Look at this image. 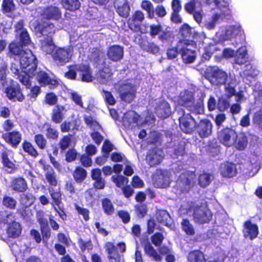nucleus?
Returning a JSON list of instances; mask_svg holds the SVG:
<instances>
[{
  "label": "nucleus",
  "instance_id": "nucleus-1",
  "mask_svg": "<svg viewBox=\"0 0 262 262\" xmlns=\"http://www.w3.org/2000/svg\"><path fill=\"white\" fill-rule=\"evenodd\" d=\"M201 5H206L211 9L216 8L220 11L210 17H207L202 12H198V24L208 30H212L221 21L229 20L232 16V10L229 5L230 0H199Z\"/></svg>",
  "mask_w": 262,
  "mask_h": 262
},
{
  "label": "nucleus",
  "instance_id": "nucleus-2",
  "mask_svg": "<svg viewBox=\"0 0 262 262\" xmlns=\"http://www.w3.org/2000/svg\"><path fill=\"white\" fill-rule=\"evenodd\" d=\"M205 77L212 84H225L226 92L230 96L235 95V80L231 75L228 78L225 72L217 67L209 68L206 70Z\"/></svg>",
  "mask_w": 262,
  "mask_h": 262
},
{
  "label": "nucleus",
  "instance_id": "nucleus-3",
  "mask_svg": "<svg viewBox=\"0 0 262 262\" xmlns=\"http://www.w3.org/2000/svg\"><path fill=\"white\" fill-rule=\"evenodd\" d=\"M195 47L188 42V40H180L175 48L170 49L167 51L168 58L172 59L176 58L178 52L181 54L183 61L186 63H191L195 59Z\"/></svg>",
  "mask_w": 262,
  "mask_h": 262
},
{
  "label": "nucleus",
  "instance_id": "nucleus-4",
  "mask_svg": "<svg viewBox=\"0 0 262 262\" xmlns=\"http://www.w3.org/2000/svg\"><path fill=\"white\" fill-rule=\"evenodd\" d=\"M20 68L23 73H27L32 77L35 75V71H37V59L33 54L30 50H26V53L19 57Z\"/></svg>",
  "mask_w": 262,
  "mask_h": 262
},
{
  "label": "nucleus",
  "instance_id": "nucleus-5",
  "mask_svg": "<svg viewBox=\"0 0 262 262\" xmlns=\"http://www.w3.org/2000/svg\"><path fill=\"white\" fill-rule=\"evenodd\" d=\"M243 33V30L239 25L222 26L216 32L215 39H217L219 42H223L226 40H231L241 35Z\"/></svg>",
  "mask_w": 262,
  "mask_h": 262
},
{
  "label": "nucleus",
  "instance_id": "nucleus-6",
  "mask_svg": "<svg viewBox=\"0 0 262 262\" xmlns=\"http://www.w3.org/2000/svg\"><path fill=\"white\" fill-rule=\"evenodd\" d=\"M118 92L122 101L130 103L136 97V87L130 82H123L119 84Z\"/></svg>",
  "mask_w": 262,
  "mask_h": 262
},
{
  "label": "nucleus",
  "instance_id": "nucleus-7",
  "mask_svg": "<svg viewBox=\"0 0 262 262\" xmlns=\"http://www.w3.org/2000/svg\"><path fill=\"white\" fill-rule=\"evenodd\" d=\"M73 54V49L71 47L58 48L53 54V58L59 66H63L71 59Z\"/></svg>",
  "mask_w": 262,
  "mask_h": 262
},
{
  "label": "nucleus",
  "instance_id": "nucleus-8",
  "mask_svg": "<svg viewBox=\"0 0 262 262\" xmlns=\"http://www.w3.org/2000/svg\"><path fill=\"white\" fill-rule=\"evenodd\" d=\"M217 138L223 145L227 147H231L235 144L237 133L230 128H226L219 132Z\"/></svg>",
  "mask_w": 262,
  "mask_h": 262
},
{
  "label": "nucleus",
  "instance_id": "nucleus-9",
  "mask_svg": "<svg viewBox=\"0 0 262 262\" xmlns=\"http://www.w3.org/2000/svg\"><path fill=\"white\" fill-rule=\"evenodd\" d=\"M152 182L157 188H166L169 186L170 173L166 170L157 169L153 174Z\"/></svg>",
  "mask_w": 262,
  "mask_h": 262
},
{
  "label": "nucleus",
  "instance_id": "nucleus-10",
  "mask_svg": "<svg viewBox=\"0 0 262 262\" xmlns=\"http://www.w3.org/2000/svg\"><path fill=\"white\" fill-rule=\"evenodd\" d=\"M36 80L41 86L48 85L50 89H54L58 85V82L54 79H51L48 74L43 71H35Z\"/></svg>",
  "mask_w": 262,
  "mask_h": 262
},
{
  "label": "nucleus",
  "instance_id": "nucleus-11",
  "mask_svg": "<svg viewBox=\"0 0 262 262\" xmlns=\"http://www.w3.org/2000/svg\"><path fill=\"white\" fill-rule=\"evenodd\" d=\"M164 157V152L159 148L149 150L146 157V161L151 167L160 164Z\"/></svg>",
  "mask_w": 262,
  "mask_h": 262
},
{
  "label": "nucleus",
  "instance_id": "nucleus-12",
  "mask_svg": "<svg viewBox=\"0 0 262 262\" xmlns=\"http://www.w3.org/2000/svg\"><path fill=\"white\" fill-rule=\"evenodd\" d=\"M19 65L17 63H12L10 67V70L11 72L17 76V79L26 88H29L31 85L30 81V76L27 73H23V70L20 71Z\"/></svg>",
  "mask_w": 262,
  "mask_h": 262
},
{
  "label": "nucleus",
  "instance_id": "nucleus-13",
  "mask_svg": "<svg viewBox=\"0 0 262 262\" xmlns=\"http://www.w3.org/2000/svg\"><path fill=\"white\" fill-rule=\"evenodd\" d=\"M243 233L245 238H248L250 240H253L258 234V226L256 224L252 223L251 221H247L244 223Z\"/></svg>",
  "mask_w": 262,
  "mask_h": 262
},
{
  "label": "nucleus",
  "instance_id": "nucleus-14",
  "mask_svg": "<svg viewBox=\"0 0 262 262\" xmlns=\"http://www.w3.org/2000/svg\"><path fill=\"white\" fill-rule=\"evenodd\" d=\"M123 48L119 45L111 46L107 52L108 58L114 62L120 61L123 57Z\"/></svg>",
  "mask_w": 262,
  "mask_h": 262
},
{
  "label": "nucleus",
  "instance_id": "nucleus-15",
  "mask_svg": "<svg viewBox=\"0 0 262 262\" xmlns=\"http://www.w3.org/2000/svg\"><path fill=\"white\" fill-rule=\"evenodd\" d=\"M207 202L202 203L198 207V223H208L211 219L212 213L208 208Z\"/></svg>",
  "mask_w": 262,
  "mask_h": 262
},
{
  "label": "nucleus",
  "instance_id": "nucleus-16",
  "mask_svg": "<svg viewBox=\"0 0 262 262\" xmlns=\"http://www.w3.org/2000/svg\"><path fill=\"white\" fill-rule=\"evenodd\" d=\"M220 171L223 177L232 178L236 176L237 168L235 164L226 162L221 165Z\"/></svg>",
  "mask_w": 262,
  "mask_h": 262
},
{
  "label": "nucleus",
  "instance_id": "nucleus-17",
  "mask_svg": "<svg viewBox=\"0 0 262 262\" xmlns=\"http://www.w3.org/2000/svg\"><path fill=\"white\" fill-rule=\"evenodd\" d=\"M8 98L13 101H23L25 97L22 94L21 89L18 85H13L8 87L6 90Z\"/></svg>",
  "mask_w": 262,
  "mask_h": 262
},
{
  "label": "nucleus",
  "instance_id": "nucleus-18",
  "mask_svg": "<svg viewBox=\"0 0 262 262\" xmlns=\"http://www.w3.org/2000/svg\"><path fill=\"white\" fill-rule=\"evenodd\" d=\"M114 5L120 16L127 17L129 15L130 8L127 0H114Z\"/></svg>",
  "mask_w": 262,
  "mask_h": 262
},
{
  "label": "nucleus",
  "instance_id": "nucleus-19",
  "mask_svg": "<svg viewBox=\"0 0 262 262\" xmlns=\"http://www.w3.org/2000/svg\"><path fill=\"white\" fill-rule=\"evenodd\" d=\"M2 137L7 143L14 147H17L21 140V135L18 131L7 133Z\"/></svg>",
  "mask_w": 262,
  "mask_h": 262
},
{
  "label": "nucleus",
  "instance_id": "nucleus-20",
  "mask_svg": "<svg viewBox=\"0 0 262 262\" xmlns=\"http://www.w3.org/2000/svg\"><path fill=\"white\" fill-rule=\"evenodd\" d=\"M155 110L157 116L162 118L168 117L171 113L169 104L165 101H161L157 103Z\"/></svg>",
  "mask_w": 262,
  "mask_h": 262
},
{
  "label": "nucleus",
  "instance_id": "nucleus-21",
  "mask_svg": "<svg viewBox=\"0 0 262 262\" xmlns=\"http://www.w3.org/2000/svg\"><path fill=\"white\" fill-rule=\"evenodd\" d=\"M41 15L43 18L57 20L61 17V13L58 7L51 6L43 10Z\"/></svg>",
  "mask_w": 262,
  "mask_h": 262
},
{
  "label": "nucleus",
  "instance_id": "nucleus-22",
  "mask_svg": "<svg viewBox=\"0 0 262 262\" xmlns=\"http://www.w3.org/2000/svg\"><path fill=\"white\" fill-rule=\"evenodd\" d=\"M144 18V14L140 11H137L128 19L129 28L135 31L138 30Z\"/></svg>",
  "mask_w": 262,
  "mask_h": 262
},
{
  "label": "nucleus",
  "instance_id": "nucleus-23",
  "mask_svg": "<svg viewBox=\"0 0 262 262\" xmlns=\"http://www.w3.org/2000/svg\"><path fill=\"white\" fill-rule=\"evenodd\" d=\"M212 124L208 120H202L198 125V132L202 138L208 137L212 132Z\"/></svg>",
  "mask_w": 262,
  "mask_h": 262
},
{
  "label": "nucleus",
  "instance_id": "nucleus-24",
  "mask_svg": "<svg viewBox=\"0 0 262 262\" xmlns=\"http://www.w3.org/2000/svg\"><path fill=\"white\" fill-rule=\"evenodd\" d=\"M11 189L17 192H23L28 189L26 181L21 177L13 179L11 182Z\"/></svg>",
  "mask_w": 262,
  "mask_h": 262
},
{
  "label": "nucleus",
  "instance_id": "nucleus-25",
  "mask_svg": "<svg viewBox=\"0 0 262 262\" xmlns=\"http://www.w3.org/2000/svg\"><path fill=\"white\" fill-rule=\"evenodd\" d=\"M75 69L77 72H80L81 79L83 81L88 82L93 80V77L92 75V71L88 65L82 64L75 65Z\"/></svg>",
  "mask_w": 262,
  "mask_h": 262
},
{
  "label": "nucleus",
  "instance_id": "nucleus-26",
  "mask_svg": "<svg viewBox=\"0 0 262 262\" xmlns=\"http://www.w3.org/2000/svg\"><path fill=\"white\" fill-rule=\"evenodd\" d=\"M105 247L110 262H119L121 261V256L118 253L117 247L112 243H107Z\"/></svg>",
  "mask_w": 262,
  "mask_h": 262
},
{
  "label": "nucleus",
  "instance_id": "nucleus-27",
  "mask_svg": "<svg viewBox=\"0 0 262 262\" xmlns=\"http://www.w3.org/2000/svg\"><path fill=\"white\" fill-rule=\"evenodd\" d=\"M180 126L183 132L187 134H190L195 127V120L191 117L190 118L182 117L179 119Z\"/></svg>",
  "mask_w": 262,
  "mask_h": 262
},
{
  "label": "nucleus",
  "instance_id": "nucleus-28",
  "mask_svg": "<svg viewBox=\"0 0 262 262\" xmlns=\"http://www.w3.org/2000/svg\"><path fill=\"white\" fill-rule=\"evenodd\" d=\"M66 110L64 106L57 105L53 110L51 120L57 124L60 123L64 118Z\"/></svg>",
  "mask_w": 262,
  "mask_h": 262
},
{
  "label": "nucleus",
  "instance_id": "nucleus-29",
  "mask_svg": "<svg viewBox=\"0 0 262 262\" xmlns=\"http://www.w3.org/2000/svg\"><path fill=\"white\" fill-rule=\"evenodd\" d=\"M43 170L48 183L51 185L56 186L57 184V176L53 168L49 165H44Z\"/></svg>",
  "mask_w": 262,
  "mask_h": 262
},
{
  "label": "nucleus",
  "instance_id": "nucleus-30",
  "mask_svg": "<svg viewBox=\"0 0 262 262\" xmlns=\"http://www.w3.org/2000/svg\"><path fill=\"white\" fill-rule=\"evenodd\" d=\"M17 213L26 222L31 223L33 221L34 211L28 206L24 205L19 207L17 210Z\"/></svg>",
  "mask_w": 262,
  "mask_h": 262
},
{
  "label": "nucleus",
  "instance_id": "nucleus-31",
  "mask_svg": "<svg viewBox=\"0 0 262 262\" xmlns=\"http://www.w3.org/2000/svg\"><path fill=\"white\" fill-rule=\"evenodd\" d=\"M249 58L246 47L239 48L236 52L234 57V63L242 65L245 64Z\"/></svg>",
  "mask_w": 262,
  "mask_h": 262
},
{
  "label": "nucleus",
  "instance_id": "nucleus-32",
  "mask_svg": "<svg viewBox=\"0 0 262 262\" xmlns=\"http://www.w3.org/2000/svg\"><path fill=\"white\" fill-rule=\"evenodd\" d=\"M259 71L255 67H254L251 64H247L245 66L244 70L241 74V76L243 79H246L250 81V78H253L257 76Z\"/></svg>",
  "mask_w": 262,
  "mask_h": 262
},
{
  "label": "nucleus",
  "instance_id": "nucleus-33",
  "mask_svg": "<svg viewBox=\"0 0 262 262\" xmlns=\"http://www.w3.org/2000/svg\"><path fill=\"white\" fill-rule=\"evenodd\" d=\"M112 73L108 68L100 70L97 74V80L101 84H107L112 80Z\"/></svg>",
  "mask_w": 262,
  "mask_h": 262
},
{
  "label": "nucleus",
  "instance_id": "nucleus-34",
  "mask_svg": "<svg viewBox=\"0 0 262 262\" xmlns=\"http://www.w3.org/2000/svg\"><path fill=\"white\" fill-rule=\"evenodd\" d=\"M194 102V98L191 92L185 91L183 93H181L178 100L179 104L189 107Z\"/></svg>",
  "mask_w": 262,
  "mask_h": 262
},
{
  "label": "nucleus",
  "instance_id": "nucleus-35",
  "mask_svg": "<svg viewBox=\"0 0 262 262\" xmlns=\"http://www.w3.org/2000/svg\"><path fill=\"white\" fill-rule=\"evenodd\" d=\"M41 50L47 54L52 53L54 49V44L51 36L43 37L40 40Z\"/></svg>",
  "mask_w": 262,
  "mask_h": 262
},
{
  "label": "nucleus",
  "instance_id": "nucleus-36",
  "mask_svg": "<svg viewBox=\"0 0 262 262\" xmlns=\"http://www.w3.org/2000/svg\"><path fill=\"white\" fill-rule=\"evenodd\" d=\"M144 250L146 254L152 257L156 261L160 262L162 260V256L154 248L150 243L147 242L144 245Z\"/></svg>",
  "mask_w": 262,
  "mask_h": 262
},
{
  "label": "nucleus",
  "instance_id": "nucleus-37",
  "mask_svg": "<svg viewBox=\"0 0 262 262\" xmlns=\"http://www.w3.org/2000/svg\"><path fill=\"white\" fill-rule=\"evenodd\" d=\"M158 222L165 226H170L172 222L169 213L166 210H158L156 214Z\"/></svg>",
  "mask_w": 262,
  "mask_h": 262
},
{
  "label": "nucleus",
  "instance_id": "nucleus-38",
  "mask_svg": "<svg viewBox=\"0 0 262 262\" xmlns=\"http://www.w3.org/2000/svg\"><path fill=\"white\" fill-rule=\"evenodd\" d=\"M23 46L19 42H12L8 46L9 52L20 57L24 54V53H26V50L23 49Z\"/></svg>",
  "mask_w": 262,
  "mask_h": 262
},
{
  "label": "nucleus",
  "instance_id": "nucleus-39",
  "mask_svg": "<svg viewBox=\"0 0 262 262\" xmlns=\"http://www.w3.org/2000/svg\"><path fill=\"white\" fill-rule=\"evenodd\" d=\"M40 33L44 36L43 37L51 36L55 32V29L53 24L45 23L39 27Z\"/></svg>",
  "mask_w": 262,
  "mask_h": 262
},
{
  "label": "nucleus",
  "instance_id": "nucleus-40",
  "mask_svg": "<svg viewBox=\"0 0 262 262\" xmlns=\"http://www.w3.org/2000/svg\"><path fill=\"white\" fill-rule=\"evenodd\" d=\"M79 126L74 122L65 121L62 122L60 128L62 133H67L71 132L73 134H75L78 130Z\"/></svg>",
  "mask_w": 262,
  "mask_h": 262
},
{
  "label": "nucleus",
  "instance_id": "nucleus-41",
  "mask_svg": "<svg viewBox=\"0 0 262 262\" xmlns=\"http://www.w3.org/2000/svg\"><path fill=\"white\" fill-rule=\"evenodd\" d=\"M248 143L246 136L244 134H241L239 135H237V138L235 141V144L233 146L237 149L242 150L244 149L247 146Z\"/></svg>",
  "mask_w": 262,
  "mask_h": 262
},
{
  "label": "nucleus",
  "instance_id": "nucleus-42",
  "mask_svg": "<svg viewBox=\"0 0 262 262\" xmlns=\"http://www.w3.org/2000/svg\"><path fill=\"white\" fill-rule=\"evenodd\" d=\"M62 5L66 9L70 11L78 10L80 6L78 0H62Z\"/></svg>",
  "mask_w": 262,
  "mask_h": 262
},
{
  "label": "nucleus",
  "instance_id": "nucleus-43",
  "mask_svg": "<svg viewBox=\"0 0 262 262\" xmlns=\"http://www.w3.org/2000/svg\"><path fill=\"white\" fill-rule=\"evenodd\" d=\"M21 231V228L20 224L16 222H14L9 225L8 229V233L10 236L15 237L19 235Z\"/></svg>",
  "mask_w": 262,
  "mask_h": 262
},
{
  "label": "nucleus",
  "instance_id": "nucleus-44",
  "mask_svg": "<svg viewBox=\"0 0 262 262\" xmlns=\"http://www.w3.org/2000/svg\"><path fill=\"white\" fill-rule=\"evenodd\" d=\"M87 172L86 170L81 167H77L74 171L73 177L74 180L77 183H81L86 178Z\"/></svg>",
  "mask_w": 262,
  "mask_h": 262
},
{
  "label": "nucleus",
  "instance_id": "nucleus-45",
  "mask_svg": "<svg viewBox=\"0 0 262 262\" xmlns=\"http://www.w3.org/2000/svg\"><path fill=\"white\" fill-rule=\"evenodd\" d=\"M227 94L228 95V97L222 96L218 99L217 109L221 112H224L229 108L230 103L228 97L231 96L228 95V93Z\"/></svg>",
  "mask_w": 262,
  "mask_h": 262
},
{
  "label": "nucleus",
  "instance_id": "nucleus-46",
  "mask_svg": "<svg viewBox=\"0 0 262 262\" xmlns=\"http://www.w3.org/2000/svg\"><path fill=\"white\" fill-rule=\"evenodd\" d=\"M2 204L8 209H15L16 207L17 201L11 196L5 195L2 200Z\"/></svg>",
  "mask_w": 262,
  "mask_h": 262
},
{
  "label": "nucleus",
  "instance_id": "nucleus-47",
  "mask_svg": "<svg viewBox=\"0 0 262 262\" xmlns=\"http://www.w3.org/2000/svg\"><path fill=\"white\" fill-rule=\"evenodd\" d=\"M213 178V176L210 174L203 173L200 175L198 181L201 187H206L209 185Z\"/></svg>",
  "mask_w": 262,
  "mask_h": 262
},
{
  "label": "nucleus",
  "instance_id": "nucleus-48",
  "mask_svg": "<svg viewBox=\"0 0 262 262\" xmlns=\"http://www.w3.org/2000/svg\"><path fill=\"white\" fill-rule=\"evenodd\" d=\"M102 208L107 215L114 213L115 209L112 202L107 198L104 199L102 201Z\"/></svg>",
  "mask_w": 262,
  "mask_h": 262
},
{
  "label": "nucleus",
  "instance_id": "nucleus-49",
  "mask_svg": "<svg viewBox=\"0 0 262 262\" xmlns=\"http://www.w3.org/2000/svg\"><path fill=\"white\" fill-rule=\"evenodd\" d=\"M141 48L144 51L152 54H157L159 51V47L153 42H147L141 45Z\"/></svg>",
  "mask_w": 262,
  "mask_h": 262
},
{
  "label": "nucleus",
  "instance_id": "nucleus-50",
  "mask_svg": "<svg viewBox=\"0 0 262 262\" xmlns=\"http://www.w3.org/2000/svg\"><path fill=\"white\" fill-rule=\"evenodd\" d=\"M141 7L145 10L148 14V17L152 18L154 16V10L152 4L148 1H144L141 4Z\"/></svg>",
  "mask_w": 262,
  "mask_h": 262
},
{
  "label": "nucleus",
  "instance_id": "nucleus-51",
  "mask_svg": "<svg viewBox=\"0 0 262 262\" xmlns=\"http://www.w3.org/2000/svg\"><path fill=\"white\" fill-rule=\"evenodd\" d=\"M112 180L116 186L120 188L123 187L124 185L128 183V179L122 175L113 176L112 177Z\"/></svg>",
  "mask_w": 262,
  "mask_h": 262
},
{
  "label": "nucleus",
  "instance_id": "nucleus-52",
  "mask_svg": "<svg viewBox=\"0 0 262 262\" xmlns=\"http://www.w3.org/2000/svg\"><path fill=\"white\" fill-rule=\"evenodd\" d=\"M72 136V135L64 136L61 139L59 143V146L62 151L66 150L69 147L72 141L71 137Z\"/></svg>",
  "mask_w": 262,
  "mask_h": 262
},
{
  "label": "nucleus",
  "instance_id": "nucleus-53",
  "mask_svg": "<svg viewBox=\"0 0 262 262\" xmlns=\"http://www.w3.org/2000/svg\"><path fill=\"white\" fill-rule=\"evenodd\" d=\"M253 95L255 101H260L262 104V86L260 83H256L253 88Z\"/></svg>",
  "mask_w": 262,
  "mask_h": 262
},
{
  "label": "nucleus",
  "instance_id": "nucleus-54",
  "mask_svg": "<svg viewBox=\"0 0 262 262\" xmlns=\"http://www.w3.org/2000/svg\"><path fill=\"white\" fill-rule=\"evenodd\" d=\"M17 36H19L20 41L24 46H27L30 43V37L26 30H23Z\"/></svg>",
  "mask_w": 262,
  "mask_h": 262
},
{
  "label": "nucleus",
  "instance_id": "nucleus-55",
  "mask_svg": "<svg viewBox=\"0 0 262 262\" xmlns=\"http://www.w3.org/2000/svg\"><path fill=\"white\" fill-rule=\"evenodd\" d=\"M102 92L104 100L107 104L113 105L116 103V100L110 92L103 90Z\"/></svg>",
  "mask_w": 262,
  "mask_h": 262
},
{
  "label": "nucleus",
  "instance_id": "nucleus-56",
  "mask_svg": "<svg viewBox=\"0 0 262 262\" xmlns=\"http://www.w3.org/2000/svg\"><path fill=\"white\" fill-rule=\"evenodd\" d=\"M15 215L13 212H9V213H6L4 217L0 219V222L1 223L11 224L14 222H16Z\"/></svg>",
  "mask_w": 262,
  "mask_h": 262
},
{
  "label": "nucleus",
  "instance_id": "nucleus-57",
  "mask_svg": "<svg viewBox=\"0 0 262 262\" xmlns=\"http://www.w3.org/2000/svg\"><path fill=\"white\" fill-rule=\"evenodd\" d=\"M35 141L37 146L41 149H43L46 147L47 140L42 135L38 134L34 137Z\"/></svg>",
  "mask_w": 262,
  "mask_h": 262
},
{
  "label": "nucleus",
  "instance_id": "nucleus-58",
  "mask_svg": "<svg viewBox=\"0 0 262 262\" xmlns=\"http://www.w3.org/2000/svg\"><path fill=\"white\" fill-rule=\"evenodd\" d=\"M183 230L188 235H193L195 233L194 230L187 220H183L182 223Z\"/></svg>",
  "mask_w": 262,
  "mask_h": 262
},
{
  "label": "nucleus",
  "instance_id": "nucleus-59",
  "mask_svg": "<svg viewBox=\"0 0 262 262\" xmlns=\"http://www.w3.org/2000/svg\"><path fill=\"white\" fill-rule=\"evenodd\" d=\"M23 146L24 150L29 155L34 157H36L37 156L38 153L37 151L30 143L25 142L24 143Z\"/></svg>",
  "mask_w": 262,
  "mask_h": 262
},
{
  "label": "nucleus",
  "instance_id": "nucleus-60",
  "mask_svg": "<svg viewBox=\"0 0 262 262\" xmlns=\"http://www.w3.org/2000/svg\"><path fill=\"white\" fill-rule=\"evenodd\" d=\"M21 200L25 205H30L34 201L33 195L30 193H24L21 195Z\"/></svg>",
  "mask_w": 262,
  "mask_h": 262
},
{
  "label": "nucleus",
  "instance_id": "nucleus-61",
  "mask_svg": "<svg viewBox=\"0 0 262 262\" xmlns=\"http://www.w3.org/2000/svg\"><path fill=\"white\" fill-rule=\"evenodd\" d=\"M2 162L5 167L12 169L14 167V163L8 158V155L7 151H4L2 153Z\"/></svg>",
  "mask_w": 262,
  "mask_h": 262
},
{
  "label": "nucleus",
  "instance_id": "nucleus-62",
  "mask_svg": "<svg viewBox=\"0 0 262 262\" xmlns=\"http://www.w3.org/2000/svg\"><path fill=\"white\" fill-rule=\"evenodd\" d=\"M164 237L162 233H156L153 236H152L151 239V242L156 246H160L163 239Z\"/></svg>",
  "mask_w": 262,
  "mask_h": 262
},
{
  "label": "nucleus",
  "instance_id": "nucleus-63",
  "mask_svg": "<svg viewBox=\"0 0 262 262\" xmlns=\"http://www.w3.org/2000/svg\"><path fill=\"white\" fill-rule=\"evenodd\" d=\"M3 10L6 12H10L14 10L12 0H4L3 4Z\"/></svg>",
  "mask_w": 262,
  "mask_h": 262
},
{
  "label": "nucleus",
  "instance_id": "nucleus-64",
  "mask_svg": "<svg viewBox=\"0 0 262 262\" xmlns=\"http://www.w3.org/2000/svg\"><path fill=\"white\" fill-rule=\"evenodd\" d=\"M162 31V28L159 24L152 25L150 27V34L152 37H155Z\"/></svg>",
  "mask_w": 262,
  "mask_h": 262
}]
</instances>
